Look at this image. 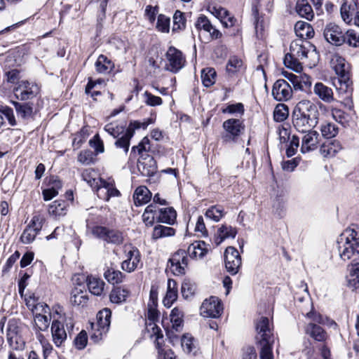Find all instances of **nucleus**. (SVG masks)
I'll list each match as a JSON object with an SVG mask.
<instances>
[{
	"label": "nucleus",
	"mask_w": 359,
	"mask_h": 359,
	"mask_svg": "<svg viewBox=\"0 0 359 359\" xmlns=\"http://www.w3.org/2000/svg\"><path fill=\"white\" fill-rule=\"evenodd\" d=\"M129 294L128 290L122 287H116L110 293L109 298L112 303L120 304L126 301Z\"/></svg>",
	"instance_id": "c03bdc74"
},
{
	"label": "nucleus",
	"mask_w": 359,
	"mask_h": 359,
	"mask_svg": "<svg viewBox=\"0 0 359 359\" xmlns=\"http://www.w3.org/2000/svg\"><path fill=\"white\" fill-rule=\"evenodd\" d=\"M54 185L42 191L44 201H50L58 194V189L62 187V182L60 180H54Z\"/></svg>",
	"instance_id": "864d4df0"
},
{
	"label": "nucleus",
	"mask_w": 359,
	"mask_h": 359,
	"mask_svg": "<svg viewBox=\"0 0 359 359\" xmlns=\"http://www.w3.org/2000/svg\"><path fill=\"white\" fill-rule=\"evenodd\" d=\"M177 299V285L175 280L168 279L165 297L163 300L165 306L170 308Z\"/></svg>",
	"instance_id": "c756f323"
},
{
	"label": "nucleus",
	"mask_w": 359,
	"mask_h": 359,
	"mask_svg": "<svg viewBox=\"0 0 359 359\" xmlns=\"http://www.w3.org/2000/svg\"><path fill=\"white\" fill-rule=\"evenodd\" d=\"M119 191L114 187V182L100 180L97 195L105 201H109L111 197L118 196Z\"/></svg>",
	"instance_id": "f3484780"
},
{
	"label": "nucleus",
	"mask_w": 359,
	"mask_h": 359,
	"mask_svg": "<svg viewBox=\"0 0 359 359\" xmlns=\"http://www.w3.org/2000/svg\"><path fill=\"white\" fill-rule=\"evenodd\" d=\"M222 311V303L216 297L205 299L200 308L201 315L205 318H218Z\"/></svg>",
	"instance_id": "1a4fd4ad"
},
{
	"label": "nucleus",
	"mask_w": 359,
	"mask_h": 359,
	"mask_svg": "<svg viewBox=\"0 0 359 359\" xmlns=\"http://www.w3.org/2000/svg\"><path fill=\"white\" fill-rule=\"evenodd\" d=\"M307 133L302 137L301 151L306 153L314 150L318 143L319 134L314 130L307 131Z\"/></svg>",
	"instance_id": "b1692460"
},
{
	"label": "nucleus",
	"mask_w": 359,
	"mask_h": 359,
	"mask_svg": "<svg viewBox=\"0 0 359 359\" xmlns=\"http://www.w3.org/2000/svg\"><path fill=\"white\" fill-rule=\"evenodd\" d=\"M67 204L62 200L55 201L48 208V212L50 215L57 217L64 216L67 213Z\"/></svg>",
	"instance_id": "ea45409f"
},
{
	"label": "nucleus",
	"mask_w": 359,
	"mask_h": 359,
	"mask_svg": "<svg viewBox=\"0 0 359 359\" xmlns=\"http://www.w3.org/2000/svg\"><path fill=\"white\" fill-rule=\"evenodd\" d=\"M348 271L346 278L348 286L353 290L359 289V262L348 265Z\"/></svg>",
	"instance_id": "c85d7f7f"
},
{
	"label": "nucleus",
	"mask_w": 359,
	"mask_h": 359,
	"mask_svg": "<svg viewBox=\"0 0 359 359\" xmlns=\"http://www.w3.org/2000/svg\"><path fill=\"white\" fill-rule=\"evenodd\" d=\"M104 276L109 283L114 285L122 282L123 274L120 271L109 269L104 272Z\"/></svg>",
	"instance_id": "de8ad7c7"
},
{
	"label": "nucleus",
	"mask_w": 359,
	"mask_h": 359,
	"mask_svg": "<svg viewBox=\"0 0 359 359\" xmlns=\"http://www.w3.org/2000/svg\"><path fill=\"white\" fill-rule=\"evenodd\" d=\"M186 18L182 12L177 10L173 15V27L172 31L177 32L185 28Z\"/></svg>",
	"instance_id": "603ef678"
},
{
	"label": "nucleus",
	"mask_w": 359,
	"mask_h": 359,
	"mask_svg": "<svg viewBox=\"0 0 359 359\" xmlns=\"http://www.w3.org/2000/svg\"><path fill=\"white\" fill-rule=\"evenodd\" d=\"M157 306L154 304H151V306H148V312H147V320L149 321L147 323V329L148 332H151V336H154L153 333V325H154L157 328H159L156 322L158 320L159 318V311L156 309Z\"/></svg>",
	"instance_id": "58836bf2"
},
{
	"label": "nucleus",
	"mask_w": 359,
	"mask_h": 359,
	"mask_svg": "<svg viewBox=\"0 0 359 359\" xmlns=\"http://www.w3.org/2000/svg\"><path fill=\"white\" fill-rule=\"evenodd\" d=\"M175 234V229L161 224L154 226L152 233V238L157 240L162 238L172 236Z\"/></svg>",
	"instance_id": "a19ab883"
},
{
	"label": "nucleus",
	"mask_w": 359,
	"mask_h": 359,
	"mask_svg": "<svg viewBox=\"0 0 359 359\" xmlns=\"http://www.w3.org/2000/svg\"><path fill=\"white\" fill-rule=\"evenodd\" d=\"M272 95L277 101H287L292 96V90L290 84L285 80L278 79L273 86Z\"/></svg>",
	"instance_id": "f8f14e48"
},
{
	"label": "nucleus",
	"mask_w": 359,
	"mask_h": 359,
	"mask_svg": "<svg viewBox=\"0 0 359 359\" xmlns=\"http://www.w3.org/2000/svg\"><path fill=\"white\" fill-rule=\"evenodd\" d=\"M236 234L237 230L236 228H233L231 226H229L226 224H222L217 229V234L215 237V243L216 246L220 245L226 238H234Z\"/></svg>",
	"instance_id": "a878e982"
},
{
	"label": "nucleus",
	"mask_w": 359,
	"mask_h": 359,
	"mask_svg": "<svg viewBox=\"0 0 359 359\" xmlns=\"http://www.w3.org/2000/svg\"><path fill=\"white\" fill-rule=\"evenodd\" d=\"M316 55V47L309 41L297 39L290 43V53L285 55L284 63L287 67L299 71L302 69L300 60Z\"/></svg>",
	"instance_id": "f257e3e1"
},
{
	"label": "nucleus",
	"mask_w": 359,
	"mask_h": 359,
	"mask_svg": "<svg viewBox=\"0 0 359 359\" xmlns=\"http://www.w3.org/2000/svg\"><path fill=\"white\" fill-rule=\"evenodd\" d=\"M216 71L212 67H206L201 71L202 83L205 87L212 86L216 81Z\"/></svg>",
	"instance_id": "79ce46f5"
},
{
	"label": "nucleus",
	"mask_w": 359,
	"mask_h": 359,
	"mask_svg": "<svg viewBox=\"0 0 359 359\" xmlns=\"http://www.w3.org/2000/svg\"><path fill=\"white\" fill-rule=\"evenodd\" d=\"M333 69L338 77H342V76H350L348 71V65L346 62L344 57L336 55L332 59Z\"/></svg>",
	"instance_id": "c9c22d12"
},
{
	"label": "nucleus",
	"mask_w": 359,
	"mask_h": 359,
	"mask_svg": "<svg viewBox=\"0 0 359 359\" xmlns=\"http://www.w3.org/2000/svg\"><path fill=\"white\" fill-rule=\"evenodd\" d=\"M332 84L340 95H345L349 97L353 91L352 81L350 76H342V77L334 78Z\"/></svg>",
	"instance_id": "4be33fe9"
},
{
	"label": "nucleus",
	"mask_w": 359,
	"mask_h": 359,
	"mask_svg": "<svg viewBox=\"0 0 359 359\" xmlns=\"http://www.w3.org/2000/svg\"><path fill=\"white\" fill-rule=\"evenodd\" d=\"M50 318L42 313L35 314L34 324L36 329L39 331H45L48 329L50 325Z\"/></svg>",
	"instance_id": "8fccbe9b"
},
{
	"label": "nucleus",
	"mask_w": 359,
	"mask_h": 359,
	"mask_svg": "<svg viewBox=\"0 0 359 359\" xmlns=\"http://www.w3.org/2000/svg\"><path fill=\"white\" fill-rule=\"evenodd\" d=\"M343 149L342 144L338 140H330L325 142L320 149V154L323 157L330 158L334 156Z\"/></svg>",
	"instance_id": "5701e85b"
},
{
	"label": "nucleus",
	"mask_w": 359,
	"mask_h": 359,
	"mask_svg": "<svg viewBox=\"0 0 359 359\" xmlns=\"http://www.w3.org/2000/svg\"><path fill=\"white\" fill-rule=\"evenodd\" d=\"M166 58L168 61L167 69L174 73L181 69L185 63V57L182 53L172 46L167 50Z\"/></svg>",
	"instance_id": "9b49d317"
},
{
	"label": "nucleus",
	"mask_w": 359,
	"mask_h": 359,
	"mask_svg": "<svg viewBox=\"0 0 359 359\" xmlns=\"http://www.w3.org/2000/svg\"><path fill=\"white\" fill-rule=\"evenodd\" d=\"M338 250L340 257L346 261L353 257H359V234L354 229H346L338 241Z\"/></svg>",
	"instance_id": "f03ea898"
},
{
	"label": "nucleus",
	"mask_w": 359,
	"mask_h": 359,
	"mask_svg": "<svg viewBox=\"0 0 359 359\" xmlns=\"http://www.w3.org/2000/svg\"><path fill=\"white\" fill-rule=\"evenodd\" d=\"M257 339L259 341L273 340L272 330L270 327L269 320L266 317H261L257 324Z\"/></svg>",
	"instance_id": "dca6fc26"
},
{
	"label": "nucleus",
	"mask_w": 359,
	"mask_h": 359,
	"mask_svg": "<svg viewBox=\"0 0 359 359\" xmlns=\"http://www.w3.org/2000/svg\"><path fill=\"white\" fill-rule=\"evenodd\" d=\"M222 127L224 133L222 135L223 142L229 143L236 142L237 138L244 132L245 126L243 121L237 118H229L226 120Z\"/></svg>",
	"instance_id": "39448f33"
},
{
	"label": "nucleus",
	"mask_w": 359,
	"mask_h": 359,
	"mask_svg": "<svg viewBox=\"0 0 359 359\" xmlns=\"http://www.w3.org/2000/svg\"><path fill=\"white\" fill-rule=\"evenodd\" d=\"M151 198V193L146 187H137L133 194V200L135 205H142L147 203Z\"/></svg>",
	"instance_id": "72a5a7b5"
},
{
	"label": "nucleus",
	"mask_w": 359,
	"mask_h": 359,
	"mask_svg": "<svg viewBox=\"0 0 359 359\" xmlns=\"http://www.w3.org/2000/svg\"><path fill=\"white\" fill-rule=\"evenodd\" d=\"M95 175V172L90 169H86L83 171L81 176L84 181H86L88 184L93 189H96L98 191V187L100 185V180L101 178H96L94 175Z\"/></svg>",
	"instance_id": "a18cd8bd"
},
{
	"label": "nucleus",
	"mask_w": 359,
	"mask_h": 359,
	"mask_svg": "<svg viewBox=\"0 0 359 359\" xmlns=\"http://www.w3.org/2000/svg\"><path fill=\"white\" fill-rule=\"evenodd\" d=\"M153 333L156 337L155 344L158 349V359H175L174 353L171 350L164 351L162 348L163 334L160 328L153 325Z\"/></svg>",
	"instance_id": "aec40b11"
},
{
	"label": "nucleus",
	"mask_w": 359,
	"mask_h": 359,
	"mask_svg": "<svg viewBox=\"0 0 359 359\" xmlns=\"http://www.w3.org/2000/svg\"><path fill=\"white\" fill-rule=\"evenodd\" d=\"M289 115V109L287 105L278 104L273 111V118L277 122L285 121Z\"/></svg>",
	"instance_id": "3c124183"
},
{
	"label": "nucleus",
	"mask_w": 359,
	"mask_h": 359,
	"mask_svg": "<svg viewBox=\"0 0 359 359\" xmlns=\"http://www.w3.org/2000/svg\"><path fill=\"white\" fill-rule=\"evenodd\" d=\"M293 111L299 112L301 115L318 123L319 112L316 105L311 101L301 100L297 104Z\"/></svg>",
	"instance_id": "ddd939ff"
},
{
	"label": "nucleus",
	"mask_w": 359,
	"mask_h": 359,
	"mask_svg": "<svg viewBox=\"0 0 359 359\" xmlns=\"http://www.w3.org/2000/svg\"><path fill=\"white\" fill-rule=\"evenodd\" d=\"M44 221L45 219L42 216L39 215H34L29 223L23 230L20 238V241L25 245L33 243L36 236L41 231Z\"/></svg>",
	"instance_id": "423d86ee"
},
{
	"label": "nucleus",
	"mask_w": 359,
	"mask_h": 359,
	"mask_svg": "<svg viewBox=\"0 0 359 359\" xmlns=\"http://www.w3.org/2000/svg\"><path fill=\"white\" fill-rule=\"evenodd\" d=\"M170 316L172 327L177 330V328L181 326L183 322V311L180 308L175 307L172 310Z\"/></svg>",
	"instance_id": "4d7b16f0"
},
{
	"label": "nucleus",
	"mask_w": 359,
	"mask_h": 359,
	"mask_svg": "<svg viewBox=\"0 0 359 359\" xmlns=\"http://www.w3.org/2000/svg\"><path fill=\"white\" fill-rule=\"evenodd\" d=\"M18 118L23 121L29 120L33 117V105L29 102L21 103L13 102Z\"/></svg>",
	"instance_id": "cd10ccee"
},
{
	"label": "nucleus",
	"mask_w": 359,
	"mask_h": 359,
	"mask_svg": "<svg viewBox=\"0 0 359 359\" xmlns=\"http://www.w3.org/2000/svg\"><path fill=\"white\" fill-rule=\"evenodd\" d=\"M88 300V297L86 291H83L79 287H75L72 290L70 298L72 304L83 306L87 304Z\"/></svg>",
	"instance_id": "4c0bfd02"
},
{
	"label": "nucleus",
	"mask_w": 359,
	"mask_h": 359,
	"mask_svg": "<svg viewBox=\"0 0 359 359\" xmlns=\"http://www.w3.org/2000/svg\"><path fill=\"white\" fill-rule=\"evenodd\" d=\"M170 19L165 15L160 14L158 16L156 28L161 32H169Z\"/></svg>",
	"instance_id": "bf43d9fd"
},
{
	"label": "nucleus",
	"mask_w": 359,
	"mask_h": 359,
	"mask_svg": "<svg viewBox=\"0 0 359 359\" xmlns=\"http://www.w3.org/2000/svg\"><path fill=\"white\" fill-rule=\"evenodd\" d=\"M111 312L109 309L105 308L99 311L97 315V322L95 325H93V332L90 338L95 342L101 340L109 329L111 323Z\"/></svg>",
	"instance_id": "20e7f679"
},
{
	"label": "nucleus",
	"mask_w": 359,
	"mask_h": 359,
	"mask_svg": "<svg viewBox=\"0 0 359 359\" xmlns=\"http://www.w3.org/2000/svg\"><path fill=\"white\" fill-rule=\"evenodd\" d=\"M9 346L15 351H22L25 347V342L22 338L19 335L14 337L12 339H7Z\"/></svg>",
	"instance_id": "774afa93"
},
{
	"label": "nucleus",
	"mask_w": 359,
	"mask_h": 359,
	"mask_svg": "<svg viewBox=\"0 0 359 359\" xmlns=\"http://www.w3.org/2000/svg\"><path fill=\"white\" fill-rule=\"evenodd\" d=\"M195 25L197 29H203L208 32L212 39H217L222 36V33L212 25L210 20L204 15H201L198 18Z\"/></svg>",
	"instance_id": "a211bd4d"
},
{
	"label": "nucleus",
	"mask_w": 359,
	"mask_h": 359,
	"mask_svg": "<svg viewBox=\"0 0 359 359\" xmlns=\"http://www.w3.org/2000/svg\"><path fill=\"white\" fill-rule=\"evenodd\" d=\"M196 291V286L189 280H185L182 284L181 292L185 299L191 297Z\"/></svg>",
	"instance_id": "0e129e2a"
},
{
	"label": "nucleus",
	"mask_w": 359,
	"mask_h": 359,
	"mask_svg": "<svg viewBox=\"0 0 359 359\" xmlns=\"http://www.w3.org/2000/svg\"><path fill=\"white\" fill-rule=\"evenodd\" d=\"M292 125L299 133H306L313 128L317 123L309 120L307 117L301 115L299 112H292Z\"/></svg>",
	"instance_id": "4468645a"
},
{
	"label": "nucleus",
	"mask_w": 359,
	"mask_h": 359,
	"mask_svg": "<svg viewBox=\"0 0 359 359\" xmlns=\"http://www.w3.org/2000/svg\"><path fill=\"white\" fill-rule=\"evenodd\" d=\"M133 136V128L128 127L126 129L124 135L115 142L116 147L118 148H123L124 149L125 153L126 154L128 151L130 147V140Z\"/></svg>",
	"instance_id": "37998d69"
},
{
	"label": "nucleus",
	"mask_w": 359,
	"mask_h": 359,
	"mask_svg": "<svg viewBox=\"0 0 359 359\" xmlns=\"http://www.w3.org/2000/svg\"><path fill=\"white\" fill-rule=\"evenodd\" d=\"M243 66V61L236 56L230 57L226 64V71L229 74H234L239 72Z\"/></svg>",
	"instance_id": "5fc2aeb1"
},
{
	"label": "nucleus",
	"mask_w": 359,
	"mask_h": 359,
	"mask_svg": "<svg viewBox=\"0 0 359 359\" xmlns=\"http://www.w3.org/2000/svg\"><path fill=\"white\" fill-rule=\"evenodd\" d=\"M53 341L57 346H60L67 339V332L63 323L58 320H54L51 325Z\"/></svg>",
	"instance_id": "393cba45"
},
{
	"label": "nucleus",
	"mask_w": 359,
	"mask_h": 359,
	"mask_svg": "<svg viewBox=\"0 0 359 359\" xmlns=\"http://www.w3.org/2000/svg\"><path fill=\"white\" fill-rule=\"evenodd\" d=\"M294 31L299 39L306 40L314 36V30L312 26L306 22L298 21L294 25Z\"/></svg>",
	"instance_id": "bb28decb"
},
{
	"label": "nucleus",
	"mask_w": 359,
	"mask_h": 359,
	"mask_svg": "<svg viewBox=\"0 0 359 359\" xmlns=\"http://www.w3.org/2000/svg\"><path fill=\"white\" fill-rule=\"evenodd\" d=\"M345 32L337 24L330 22L327 24L323 30L325 40L332 45L339 46L345 43Z\"/></svg>",
	"instance_id": "0eeeda50"
},
{
	"label": "nucleus",
	"mask_w": 359,
	"mask_h": 359,
	"mask_svg": "<svg viewBox=\"0 0 359 359\" xmlns=\"http://www.w3.org/2000/svg\"><path fill=\"white\" fill-rule=\"evenodd\" d=\"M321 134L327 139H331L339 133V128L337 126L331 122H325L320 126Z\"/></svg>",
	"instance_id": "49530a36"
},
{
	"label": "nucleus",
	"mask_w": 359,
	"mask_h": 359,
	"mask_svg": "<svg viewBox=\"0 0 359 359\" xmlns=\"http://www.w3.org/2000/svg\"><path fill=\"white\" fill-rule=\"evenodd\" d=\"M295 10L297 14L307 20H312L314 13L307 0H298L296 4Z\"/></svg>",
	"instance_id": "473e14b6"
},
{
	"label": "nucleus",
	"mask_w": 359,
	"mask_h": 359,
	"mask_svg": "<svg viewBox=\"0 0 359 359\" xmlns=\"http://www.w3.org/2000/svg\"><path fill=\"white\" fill-rule=\"evenodd\" d=\"M224 215V210L216 206H212L209 208L206 212L205 216L215 222H218Z\"/></svg>",
	"instance_id": "69168bd1"
},
{
	"label": "nucleus",
	"mask_w": 359,
	"mask_h": 359,
	"mask_svg": "<svg viewBox=\"0 0 359 359\" xmlns=\"http://www.w3.org/2000/svg\"><path fill=\"white\" fill-rule=\"evenodd\" d=\"M273 340L259 341L261 346V350L259 353L260 359H273L272 353V344Z\"/></svg>",
	"instance_id": "09e8293b"
},
{
	"label": "nucleus",
	"mask_w": 359,
	"mask_h": 359,
	"mask_svg": "<svg viewBox=\"0 0 359 359\" xmlns=\"http://www.w3.org/2000/svg\"><path fill=\"white\" fill-rule=\"evenodd\" d=\"M95 66L96 71L102 74H109L114 68L113 62L104 55H99Z\"/></svg>",
	"instance_id": "2f4dec72"
},
{
	"label": "nucleus",
	"mask_w": 359,
	"mask_h": 359,
	"mask_svg": "<svg viewBox=\"0 0 359 359\" xmlns=\"http://www.w3.org/2000/svg\"><path fill=\"white\" fill-rule=\"evenodd\" d=\"M126 259L121 264V269L128 272L134 271L141 260V255L139 250L130 245L124 247Z\"/></svg>",
	"instance_id": "6e6552de"
},
{
	"label": "nucleus",
	"mask_w": 359,
	"mask_h": 359,
	"mask_svg": "<svg viewBox=\"0 0 359 359\" xmlns=\"http://www.w3.org/2000/svg\"><path fill=\"white\" fill-rule=\"evenodd\" d=\"M177 214L172 208H161L157 218V221L168 224H174L176 219Z\"/></svg>",
	"instance_id": "e433bc0d"
},
{
	"label": "nucleus",
	"mask_w": 359,
	"mask_h": 359,
	"mask_svg": "<svg viewBox=\"0 0 359 359\" xmlns=\"http://www.w3.org/2000/svg\"><path fill=\"white\" fill-rule=\"evenodd\" d=\"M345 43L353 48L359 47V34L353 29H348L344 34Z\"/></svg>",
	"instance_id": "6e6d98bb"
},
{
	"label": "nucleus",
	"mask_w": 359,
	"mask_h": 359,
	"mask_svg": "<svg viewBox=\"0 0 359 359\" xmlns=\"http://www.w3.org/2000/svg\"><path fill=\"white\" fill-rule=\"evenodd\" d=\"M104 283L100 278L89 276L87 278V285L90 292L94 295L100 296L104 290Z\"/></svg>",
	"instance_id": "f704fd0d"
},
{
	"label": "nucleus",
	"mask_w": 359,
	"mask_h": 359,
	"mask_svg": "<svg viewBox=\"0 0 359 359\" xmlns=\"http://www.w3.org/2000/svg\"><path fill=\"white\" fill-rule=\"evenodd\" d=\"M92 235L108 244L119 245L123 243L124 236L122 231L116 229H109L104 226L96 225L90 228Z\"/></svg>",
	"instance_id": "7ed1b4c3"
},
{
	"label": "nucleus",
	"mask_w": 359,
	"mask_h": 359,
	"mask_svg": "<svg viewBox=\"0 0 359 359\" xmlns=\"http://www.w3.org/2000/svg\"><path fill=\"white\" fill-rule=\"evenodd\" d=\"M187 251L185 250L180 249L177 250L172 257L169 259L170 263H178L181 262L184 266L188 265L187 259Z\"/></svg>",
	"instance_id": "052dcab7"
},
{
	"label": "nucleus",
	"mask_w": 359,
	"mask_h": 359,
	"mask_svg": "<svg viewBox=\"0 0 359 359\" xmlns=\"http://www.w3.org/2000/svg\"><path fill=\"white\" fill-rule=\"evenodd\" d=\"M143 97L144 103L148 106L156 107L163 104L161 97L154 95L147 90L144 93Z\"/></svg>",
	"instance_id": "13d9d810"
},
{
	"label": "nucleus",
	"mask_w": 359,
	"mask_h": 359,
	"mask_svg": "<svg viewBox=\"0 0 359 359\" xmlns=\"http://www.w3.org/2000/svg\"><path fill=\"white\" fill-rule=\"evenodd\" d=\"M313 93L325 103H331L335 101L332 89L322 82H317L314 85Z\"/></svg>",
	"instance_id": "412c9836"
},
{
	"label": "nucleus",
	"mask_w": 359,
	"mask_h": 359,
	"mask_svg": "<svg viewBox=\"0 0 359 359\" xmlns=\"http://www.w3.org/2000/svg\"><path fill=\"white\" fill-rule=\"evenodd\" d=\"M341 17L343 21L349 25L353 20V13L351 11V6L344 2L340 8Z\"/></svg>",
	"instance_id": "680f3d73"
},
{
	"label": "nucleus",
	"mask_w": 359,
	"mask_h": 359,
	"mask_svg": "<svg viewBox=\"0 0 359 359\" xmlns=\"http://www.w3.org/2000/svg\"><path fill=\"white\" fill-rule=\"evenodd\" d=\"M208 252L206 243L204 241H196L191 244L187 249V253L192 259L203 257Z\"/></svg>",
	"instance_id": "7c9ffc66"
},
{
	"label": "nucleus",
	"mask_w": 359,
	"mask_h": 359,
	"mask_svg": "<svg viewBox=\"0 0 359 359\" xmlns=\"http://www.w3.org/2000/svg\"><path fill=\"white\" fill-rule=\"evenodd\" d=\"M94 154L92 151L87 149L81 151L78 155V161L83 165H90L93 162Z\"/></svg>",
	"instance_id": "e2e57ef3"
},
{
	"label": "nucleus",
	"mask_w": 359,
	"mask_h": 359,
	"mask_svg": "<svg viewBox=\"0 0 359 359\" xmlns=\"http://www.w3.org/2000/svg\"><path fill=\"white\" fill-rule=\"evenodd\" d=\"M305 333L318 342L325 344L329 336L327 332L320 325L314 323H309L305 325Z\"/></svg>",
	"instance_id": "2eb2a0df"
},
{
	"label": "nucleus",
	"mask_w": 359,
	"mask_h": 359,
	"mask_svg": "<svg viewBox=\"0 0 359 359\" xmlns=\"http://www.w3.org/2000/svg\"><path fill=\"white\" fill-rule=\"evenodd\" d=\"M39 88L34 83L27 81H20L18 86L14 88V93L18 99L27 100L32 99L39 93Z\"/></svg>",
	"instance_id": "9d476101"
},
{
	"label": "nucleus",
	"mask_w": 359,
	"mask_h": 359,
	"mask_svg": "<svg viewBox=\"0 0 359 359\" xmlns=\"http://www.w3.org/2000/svg\"><path fill=\"white\" fill-rule=\"evenodd\" d=\"M137 168L143 176H152L156 172V161L151 156L147 155L138 159Z\"/></svg>",
	"instance_id": "6ab92c4d"
},
{
	"label": "nucleus",
	"mask_w": 359,
	"mask_h": 359,
	"mask_svg": "<svg viewBox=\"0 0 359 359\" xmlns=\"http://www.w3.org/2000/svg\"><path fill=\"white\" fill-rule=\"evenodd\" d=\"M104 130L113 137H117L124 131L123 126H119L116 123H110L104 126Z\"/></svg>",
	"instance_id": "338daca9"
}]
</instances>
